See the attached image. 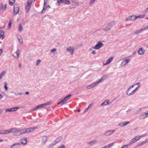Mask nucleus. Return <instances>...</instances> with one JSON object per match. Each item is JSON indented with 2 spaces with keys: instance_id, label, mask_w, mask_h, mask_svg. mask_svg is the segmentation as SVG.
<instances>
[{
  "instance_id": "423d86ee",
  "label": "nucleus",
  "mask_w": 148,
  "mask_h": 148,
  "mask_svg": "<svg viewBox=\"0 0 148 148\" xmlns=\"http://www.w3.org/2000/svg\"><path fill=\"white\" fill-rule=\"evenodd\" d=\"M21 145L20 143H15L12 145L10 148H19Z\"/></svg>"
},
{
  "instance_id": "c756f323",
  "label": "nucleus",
  "mask_w": 148,
  "mask_h": 148,
  "mask_svg": "<svg viewBox=\"0 0 148 148\" xmlns=\"http://www.w3.org/2000/svg\"><path fill=\"white\" fill-rule=\"evenodd\" d=\"M4 132L5 134H7L11 133V131H10V129L8 130H4Z\"/></svg>"
},
{
  "instance_id": "6e6552de",
  "label": "nucleus",
  "mask_w": 148,
  "mask_h": 148,
  "mask_svg": "<svg viewBox=\"0 0 148 148\" xmlns=\"http://www.w3.org/2000/svg\"><path fill=\"white\" fill-rule=\"evenodd\" d=\"M108 76L107 75H105L103 76L98 81L99 83L100 82H101L103 81L105 79L108 77Z\"/></svg>"
},
{
  "instance_id": "4468645a",
  "label": "nucleus",
  "mask_w": 148,
  "mask_h": 148,
  "mask_svg": "<svg viewBox=\"0 0 148 148\" xmlns=\"http://www.w3.org/2000/svg\"><path fill=\"white\" fill-rule=\"evenodd\" d=\"M62 139V137L61 136H60L57 138L54 141V143L56 144L59 142Z\"/></svg>"
},
{
  "instance_id": "c9c22d12",
  "label": "nucleus",
  "mask_w": 148,
  "mask_h": 148,
  "mask_svg": "<svg viewBox=\"0 0 148 148\" xmlns=\"http://www.w3.org/2000/svg\"><path fill=\"white\" fill-rule=\"evenodd\" d=\"M12 23V22L11 21V20H10L9 22V23L8 25V28H10L11 27V25Z\"/></svg>"
},
{
  "instance_id": "473e14b6",
  "label": "nucleus",
  "mask_w": 148,
  "mask_h": 148,
  "mask_svg": "<svg viewBox=\"0 0 148 148\" xmlns=\"http://www.w3.org/2000/svg\"><path fill=\"white\" fill-rule=\"evenodd\" d=\"M21 132L22 134H23L28 133L27 129H25L21 130Z\"/></svg>"
},
{
  "instance_id": "4c0bfd02",
  "label": "nucleus",
  "mask_w": 148,
  "mask_h": 148,
  "mask_svg": "<svg viewBox=\"0 0 148 148\" xmlns=\"http://www.w3.org/2000/svg\"><path fill=\"white\" fill-rule=\"evenodd\" d=\"M127 64L124 60H123L121 62V65L122 66H124Z\"/></svg>"
},
{
  "instance_id": "39448f33",
  "label": "nucleus",
  "mask_w": 148,
  "mask_h": 148,
  "mask_svg": "<svg viewBox=\"0 0 148 148\" xmlns=\"http://www.w3.org/2000/svg\"><path fill=\"white\" fill-rule=\"evenodd\" d=\"M19 108V107H15L7 109L5 110V112H10L16 111Z\"/></svg>"
},
{
  "instance_id": "c03bdc74",
  "label": "nucleus",
  "mask_w": 148,
  "mask_h": 148,
  "mask_svg": "<svg viewBox=\"0 0 148 148\" xmlns=\"http://www.w3.org/2000/svg\"><path fill=\"white\" fill-rule=\"evenodd\" d=\"M87 89H90L92 88V87L91 84L87 86L86 87Z\"/></svg>"
},
{
  "instance_id": "a18cd8bd",
  "label": "nucleus",
  "mask_w": 148,
  "mask_h": 148,
  "mask_svg": "<svg viewBox=\"0 0 148 148\" xmlns=\"http://www.w3.org/2000/svg\"><path fill=\"white\" fill-rule=\"evenodd\" d=\"M5 72L4 71H3V72H2L1 73V74H0V75L1 76V77L2 78L3 76H4V75H5Z\"/></svg>"
},
{
  "instance_id": "9d476101",
  "label": "nucleus",
  "mask_w": 148,
  "mask_h": 148,
  "mask_svg": "<svg viewBox=\"0 0 148 148\" xmlns=\"http://www.w3.org/2000/svg\"><path fill=\"white\" fill-rule=\"evenodd\" d=\"M113 57H110V58L107 60L106 63H104L103 64V65H105L107 64H109L110 62L112 61V60H113Z\"/></svg>"
},
{
  "instance_id": "69168bd1",
  "label": "nucleus",
  "mask_w": 148,
  "mask_h": 148,
  "mask_svg": "<svg viewBox=\"0 0 148 148\" xmlns=\"http://www.w3.org/2000/svg\"><path fill=\"white\" fill-rule=\"evenodd\" d=\"M148 12V7L146 8V10L144 12L145 13H146Z\"/></svg>"
},
{
  "instance_id": "f257e3e1",
  "label": "nucleus",
  "mask_w": 148,
  "mask_h": 148,
  "mask_svg": "<svg viewBox=\"0 0 148 148\" xmlns=\"http://www.w3.org/2000/svg\"><path fill=\"white\" fill-rule=\"evenodd\" d=\"M72 96L71 94H69L65 97L63 99H62L61 101L58 102V104H60L61 103H62V104L66 103L67 101L69 99L70 97Z\"/></svg>"
},
{
  "instance_id": "6ab92c4d",
  "label": "nucleus",
  "mask_w": 148,
  "mask_h": 148,
  "mask_svg": "<svg viewBox=\"0 0 148 148\" xmlns=\"http://www.w3.org/2000/svg\"><path fill=\"white\" fill-rule=\"evenodd\" d=\"M27 139L23 138L21 140V143L24 145H25L27 143Z\"/></svg>"
},
{
  "instance_id": "680f3d73",
  "label": "nucleus",
  "mask_w": 148,
  "mask_h": 148,
  "mask_svg": "<svg viewBox=\"0 0 148 148\" xmlns=\"http://www.w3.org/2000/svg\"><path fill=\"white\" fill-rule=\"evenodd\" d=\"M48 0H44V4H45V5L47 4V3Z\"/></svg>"
},
{
  "instance_id": "338daca9",
  "label": "nucleus",
  "mask_w": 148,
  "mask_h": 148,
  "mask_svg": "<svg viewBox=\"0 0 148 148\" xmlns=\"http://www.w3.org/2000/svg\"><path fill=\"white\" fill-rule=\"evenodd\" d=\"M56 50V49L55 48H53L51 50V52H53L54 51H55Z\"/></svg>"
},
{
  "instance_id": "864d4df0",
  "label": "nucleus",
  "mask_w": 148,
  "mask_h": 148,
  "mask_svg": "<svg viewBox=\"0 0 148 148\" xmlns=\"http://www.w3.org/2000/svg\"><path fill=\"white\" fill-rule=\"evenodd\" d=\"M0 134H5L4 130H0Z\"/></svg>"
},
{
  "instance_id": "b1692460",
  "label": "nucleus",
  "mask_w": 148,
  "mask_h": 148,
  "mask_svg": "<svg viewBox=\"0 0 148 148\" xmlns=\"http://www.w3.org/2000/svg\"><path fill=\"white\" fill-rule=\"evenodd\" d=\"M63 3L66 5H69L71 4L70 1L69 0H64Z\"/></svg>"
},
{
  "instance_id": "412c9836",
  "label": "nucleus",
  "mask_w": 148,
  "mask_h": 148,
  "mask_svg": "<svg viewBox=\"0 0 148 148\" xmlns=\"http://www.w3.org/2000/svg\"><path fill=\"white\" fill-rule=\"evenodd\" d=\"M47 139V136H44L42 137V143H44L46 142Z\"/></svg>"
},
{
  "instance_id": "6e6d98bb",
  "label": "nucleus",
  "mask_w": 148,
  "mask_h": 148,
  "mask_svg": "<svg viewBox=\"0 0 148 148\" xmlns=\"http://www.w3.org/2000/svg\"><path fill=\"white\" fill-rule=\"evenodd\" d=\"M130 88L129 87L127 89V90L126 91V94L127 95H129V91L130 90Z\"/></svg>"
},
{
  "instance_id": "72a5a7b5",
  "label": "nucleus",
  "mask_w": 148,
  "mask_h": 148,
  "mask_svg": "<svg viewBox=\"0 0 148 148\" xmlns=\"http://www.w3.org/2000/svg\"><path fill=\"white\" fill-rule=\"evenodd\" d=\"M23 30V27L21 24H20L18 26V30L19 32H21Z\"/></svg>"
},
{
  "instance_id": "f03ea898",
  "label": "nucleus",
  "mask_w": 148,
  "mask_h": 148,
  "mask_svg": "<svg viewBox=\"0 0 148 148\" xmlns=\"http://www.w3.org/2000/svg\"><path fill=\"white\" fill-rule=\"evenodd\" d=\"M103 45V44L101 42L99 41L95 47H92V48L94 49H99Z\"/></svg>"
},
{
  "instance_id": "ddd939ff",
  "label": "nucleus",
  "mask_w": 148,
  "mask_h": 148,
  "mask_svg": "<svg viewBox=\"0 0 148 148\" xmlns=\"http://www.w3.org/2000/svg\"><path fill=\"white\" fill-rule=\"evenodd\" d=\"M22 134L21 132V130H19V129L18 131H16L14 133V135L16 136H18Z\"/></svg>"
},
{
  "instance_id": "79ce46f5",
  "label": "nucleus",
  "mask_w": 148,
  "mask_h": 148,
  "mask_svg": "<svg viewBox=\"0 0 148 148\" xmlns=\"http://www.w3.org/2000/svg\"><path fill=\"white\" fill-rule=\"evenodd\" d=\"M136 92V91H135V90H134L132 91V92H130L129 93V96H130V95H132L133 94H134Z\"/></svg>"
},
{
  "instance_id": "dca6fc26",
  "label": "nucleus",
  "mask_w": 148,
  "mask_h": 148,
  "mask_svg": "<svg viewBox=\"0 0 148 148\" xmlns=\"http://www.w3.org/2000/svg\"><path fill=\"white\" fill-rule=\"evenodd\" d=\"M147 116H145L144 113H142L141 114L140 116H139V118L140 119H145Z\"/></svg>"
},
{
  "instance_id": "8fccbe9b",
  "label": "nucleus",
  "mask_w": 148,
  "mask_h": 148,
  "mask_svg": "<svg viewBox=\"0 0 148 148\" xmlns=\"http://www.w3.org/2000/svg\"><path fill=\"white\" fill-rule=\"evenodd\" d=\"M65 146L63 144H62L60 146L58 147L57 148H65Z\"/></svg>"
},
{
  "instance_id": "ea45409f",
  "label": "nucleus",
  "mask_w": 148,
  "mask_h": 148,
  "mask_svg": "<svg viewBox=\"0 0 148 148\" xmlns=\"http://www.w3.org/2000/svg\"><path fill=\"white\" fill-rule=\"evenodd\" d=\"M44 105L43 104L39 105L37 106V108H43L44 107Z\"/></svg>"
},
{
  "instance_id": "aec40b11",
  "label": "nucleus",
  "mask_w": 148,
  "mask_h": 148,
  "mask_svg": "<svg viewBox=\"0 0 148 148\" xmlns=\"http://www.w3.org/2000/svg\"><path fill=\"white\" fill-rule=\"evenodd\" d=\"M4 32L3 31H1L0 32V38H1L3 39L4 38Z\"/></svg>"
},
{
  "instance_id": "a878e982",
  "label": "nucleus",
  "mask_w": 148,
  "mask_h": 148,
  "mask_svg": "<svg viewBox=\"0 0 148 148\" xmlns=\"http://www.w3.org/2000/svg\"><path fill=\"white\" fill-rule=\"evenodd\" d=\"M109 25L111 27H113L115 24V22L114 21H111L109 23Z\"/></svg>"
},
{
  "instance_id": "5701e85b",
  "label": "nucleus",
  "mask_w": 148,
  "mask_h": 148,
  "mask_svg": "<svg viewBox=\"0 0 148 148\" xmlns=\"http://www.w3.org/2000/svg\"><path fill=\"white\" fill-rule=\"evenodd\" d=\"M136 139L135 137L133 138H132L131 140L130 141V142L128 144L129 145H130L133 143L136 142Z\"/></svg>"
},
{
  "instance_id": "e2e57ef3",
  "label": "nucleus",
  "mask_w": 148,
  "mask_h": 148,
  "mask_svg": "<svg viewBox=\"0 0 148 148\" xmlns=\"http://www.w3.org/2000/svg\"><path fill=\"white\" fill-rule=\"evenodd\" d=\"M95 0H90V4H92Z\"/></svg>"
},
{
  "instance_id": "4be33fe9",
  "label": "nucleus",
  "mask_w": 148,
  "mask_h": 148,
  "mask_svg": "<svg viewBox=\"0 0 148 148\" xmlns=\"http://www.w3.org/2000/svg\"><path fill=\"white\" fill-rule=\"evenodd\" d=\"M19 129L16 128H12L10 129V131H11L12 132H13L14 133L16 131H18Z\"/></svg>"
},
{
  "instance_id": "5fc2aeb1",
  "label": "nucleus",
  "mask_w": 148,
  "mask_h": 148,
  "mask_svg": "<svg viewBox=\"0 0 148 148\" xmlns=\"http://www.w3.org/2000/svg\"><path fill=\"white\" fill-rule=\"evenodd\" d=\"M118 126H119L120 127H124L123 125V123H122V122H121L120 123H119L118 124Z\"/></svg>"
},
{
  "instance_id": "603ef678",
  "label": "nucleus",
  "mask_w": 148,
  "mask_h": 148,
  "mask_svg": "<svg viewBox=\"0 0 148 148\" xmlns=\"http://www.w3.org/2000/svg\"><path fill=\"white\" fill-rule=\"evenodd\" d=\"M63 0H57V3L59 4L60 3H63Z\"/></svg>"
},
{
  "instance_id": "4d7b16f0",
  "label": "nucleus",
  "mask_w": 148,
  "mask_h": 148,
  "mask_svg": "<svg viewBox=\"0 0 148 148\" xmlns=\"http://www.w3.org/2000/svg\"><path fill=\"white\" fill-rule=\"evenodd\" d=\"M47 8V4L45 5V4H44L43 6V10H45Z\"/></svg>"
},
{
  "instance_id": "09e8293b",
  "label": "nucleus",
  "mask_w": 148,
  "mask_h": 148,
  "mask_svg": "<svg viewBox=\"0 0 148 148\" xmlns=\"http://www.w3.org/2000/svg\"><path fill=\"white\" fill-rule=\"evenodd\" d=\"M20 52V50L19 49H18L17 50L16 52V54L17 56V58L18 57Z\"/></svg>"
},
{
  "instance_id": "13d9d810",
  "label": "nucleus",
  "mask_w": 148,
  "mask_h": 148,
  "mask_svg": "<svg viewBox=\"0 0 148 148\" xmlns=\"http://www.w3.org/2000/svg\"><path fill=\"white\" fill-rule=\"evenodd\" d=\"M126 20L127 21H131V18H130V16L129 17L126 18Z\"/></svg>"
},
{
  "instance_id": "2eb2a0df",
  "label": "nucleus",
  "mask_w": 148,
  "mask_h": 148,
  "mask_svg": "<svg viewBox=\"0 0 148 148\" xmlns=\"http://www.w3.org/2000/svg\"><path fill=\"white\" fill-rule=\"evenodd\" d=\"M109 100L104 101L101 104V106H103L104 105L107 106L109 104Z\"/></svg>"
},
{
  "instance_id": "e433bc0d",
  "label": "nucleus",
  "mask_w": 148,
  "mask_h": 148,
  "mask_svg": "<svg viewBox=\"0 0 148 148\" xmlns=\"http://www.w3.org/2000/svg\"><path fill=\"white\" fill-rule=\"evenodd\" d=\"M8 85L7 83L5 82H4V88L6 90H8V88L7 87V85Z\"/></svg>"
},
{
  "instance_id": "052dcab7",
  "label": "nucleus",
  "mask_w": 148,
  "mask_h": 148,
  "mask_svg": "<svg viewBox=\"0 0 148 148\" xmlns=\"http://www.w3.org/2000/svg\"><path fill=\"white\" fill-rule=\"evenodd\" d=\"M50 104L49 102H47L45 103H44L43 105H44V106H46L47 105H48Z\"/></svg>"
},
{
  "instance_id": "de8ad7c7",
  "label": "nucleus",
  "mask_w": 148,
  "mask_h": 148,
  "mask_svg": "<svg viewBox=\"0 0 148 148\" xmlns=\"http://www.w3.org/2000/svg\"><path fill=\"white\" fill-rule=\"evenodd\" d=\"M129 145L128 144L127 145H125L122 146L121 148H127L128 146H129Z\"/></svg>"
},
{
  "instance_id": "774afa93",
  "label": "nucleus",
  "mask_w": 148,
  "mask_h": 148,
  "mask_svg": "<svg viewBox=\"0 0 148 148\" xmlns=\"http://www.w3.org/2000/svg\"><path fill=\"white\" fill-rule=\"evenodd\" d=\"M18 38L20 42L21 43H22V39L21 40L20 38H19L18 37Z\"/></svg>"
},
{
  "instance_id": "393cba45",
  "label": "nucleus",
  "mask_w": 148,
  "mask_h": 148,
  "mask_svg": "<svg viewBox=\"0 0 148 148\" xmlns=\"http://www.w3.org/2000/svg\"><path fill=\"white\" fill-rule=\"evenodd\" d=\"M32 0L29 1L28 0L27 2V4L26 5L28 6L31 7L32 4Z\"/></svg>"
},
{
  "instance_id": "3c124183",
  "label": "nucleus",
  "mask_w": 148,
  "mask_h": 148,
  "mask_svg": "<svg viewBox=\"0 0 148 148\" xmlns=\"http://www.w3.org/2000/svg\"><path fill=\"white\" fill-rule=\"evenodd\" d=\"M14 2H12V1H11L10 0H9V5L11 6H12L14 4Z\"/></svg>"
},
{
  "instance_id": "49530a36",
  "label": "nucleus",
  "mask_w": 148,
  "mask_h": 148,
  "mask_svg": "<svg viewBox=\"0 0 148 148\" xmlns=\"http://www.w3.org/2000/svg\"><path fill=\"white\" fill-rule=\"evenodd\" d=\"M141 137V136H137L136 137H135V138L136 140V141H137L138 140H139Z\"/></svg>"
},
{
  "instance_id": "0e129e2a",
  "label": "nucleus",
  "mask_w": 148,
  "mask_h": 148,
  "mask_svg": "<svg viewBox=\"0 0 148 148\" xmlns=\"http://www.w3.org/2000/svg\"><path fill=\"white\" fill-rule=\"evenodd\" d=\"M148 12V7L146 8V10L144 12L145 13H146Z\"/></svg>"
},
{
  "instance_id": "a211bd4d",
  "label": "nucleus",
  "mask_w": 148,
  "mask_h": 148,
  "mask_svg": "<svg viewBox=\"0 0 148 148\" xmlns=\"http://www.w3.org/2000/svg\"><path fill=\"white\" fill-rule=\"evenodd\" d=\"M114 143V142L111 143L106 146H105L102 147L101 148H110L111 146H112L113 145Z\"/></svg>"
},
{
  "instance_id": "a19ab883",
  "label": "nucleus",
  "mask_w": 148,
  "mask_h": 148,
  "mask_svg": "<svg viewBox=\"0 0 148 148\" xmlns=\"http://www.w3.org/2000/svg\"><path fill=\"white\" fill-rule=\"evenodd\" d=\"M144 16H145L144 15L142 14L141 15L138 16H136V17H137V18H143L144 17Z\"/></svg>"
},
{
  "instance_id": "f8f14e48",
  "label": "nucleus",
  "mask_w": 148,
  "mask_h": 148,
  "mask_svg": "<svg viewBox=\"0 0 148 148\" xmlns=\"http://www.w3.org/2000/svg\"><path fill=\"white\" fill-rule=\"evenodd\" d=\"M66 51L68 52H70L71 55H73V53L74 49L70 47L69 48H68L66 49Z\"/></svg>"
},
{
  "instance_id": "20e7f679",
  "label": "nucleus",
  "mask_w": 148,
  "mask_h": 148,
  "mask_svg": "<svg viewBox=\"0 0 148 148\" xmlns=\"http://www.w3.org/2000/svg\"><path fill=\"white\" fill-rule=\"evenodd\" d=\"M115 131L114 130H111L106 131L104 132V133L103 134V135L107 136H109L113 133Z\"/></svg>"
},
{
  "instance_id": "cd10ccee",
  "label": "nucleus",
  "mask_w": 148,
  "mask_h": 148,
  "mask_svg": "<svg viewBox=\"0 0 148 148\" xmlns=\"http://www.w3.org/2000/svg\"><path fill=\"white\" fill-rule=\"evenodd\" d=\"M99 83V82L97 81L92 83V84H91V85H92V87L94 88L95 87V86H96L97 85V84Z\"/></svg>"
},
{
  "instance_id": "7c9ffc66",
  "label": "nucleus",
  "mask_w": 148,
  "mask_h": 148,
  "mask_svg": "<svg viewBox=\"0 0 148 148\" xmlns=\"http://www.w3.org/2000/svg\"><path fill=\"white\" fill-rule=\"evenodd\" d=\"M96 141L95 140H94L93 141H91L90 142H89L88 143V144L89 145H93L95 143H96Z\"/></svg>"
},
{
  "instance_id": "f704fd0d",
  "label": "nucleus",
  "mask_w": 148,
  "mask_h": 148,
  "mask_svg": "<svg viewBox=\"0 0 148 148\" xmlns=\"http://www.w3.org/2000/svg\"><path fill=\"white\" fill-rule=\"evenodd\" d=\"M56 144L54 143H51L49 145V147L48 148H52Z\"/></svg>"
},
{
  "instance_id": "37998d69",
  "label": "nucleus",
  "mask_w": 148,
  "mask_h": 148,
  "mask_svg": "<svg viewBox=\"0 0 148 148\" xmlns=\"http://www.w3.org/2000/svg\"><path fill=\"white\" fill-rule=\"evenodd\" d=\"M41 62V60L38 59L36 61V65L37 66H38L39 64Z\"/></svg>"
},
{
  "instance_id": "2f4dec72",
  "label": "nucleus",
  "mask_w": 148,
  "mask_h": 148,
  "mask_svg": "<svg viewBox=\"0 0 148 148\" xmlns=\"http://www.w3.org/2000/svg\"><path fill=\"white\" fill-rule=\"evenodd\" d=\"M130 18L131 20L133 21L135 20L137 18V17L136 16L132 15L130 16Z\"/></svg>"
},
{
  "instance_id": "0eeeda50",
  "label": "nucleus",
  "mask_w": 148,
  "mask_h": 148,
  "mask_svg": "<svg viewBox=\"0 0 148 148\" xmlns=\"http://www.w3.org/2000/svg\"><path fill=\"white\" fill-rule=\"evenodd\" d=\"M111 28V27L110 26V25H109V24H108L105 28H101V29L104 32H107L108 31L110 30V29Z\"/></svg>"
},
{
  "instance_id": "bb28decb",
  "label": "nucleus",
  "mask_w": 148,
  "mask_h": 148,
  "mask_svg": "<svg viewBox=\"0 0 148 148\" xmlns=\"http://www.w3.org/2000/svg\"><path fill=\"white\" fill-rule=\"evenodd\" d=\"M147 142L146 141V140L144 141L143 142H141L140 143H138L137 146H140L142 145H144Z\"/></svg>"
},
{
  "instance_id": "bf43d9fd",
  "label": "nucleus",
  "mask_w": 148,
  "mask_h": 148,
  "mask_svg": "<svg viewBox=\"0 0 148 148\" xmlns=\"http://www.w3.org/2000/svg\"><path fill=\"white\" fill-rule=\"evenodd\" d=\"M124 60L126 62V64H127L130 61V59H128L125 60Z\"/></svg>"
},
{
  "instance_id": "f3484780",
  "label": "nucleus",
  "mask_w": 148,
  "mask_h": 148,
  "mask_svg": "<svg viewBox=\"0 0 148 148\" xmlns=\"http://www.w3.org/2000/svg\"><path fill=\"white\" fill-rule=\"evenodd\" d=\"M138 53L140 55H141L144 53V51L142 48H140L138 51Z\"/></svg>"
},
{
  "instance_id": "9b49d317",
  "label": "nucleus",
  "mask_w": 148,
  "mask_h": 148,
  "mask_svg": "<svg viewBox=\"0 0 148 148\" xmlns=\"http://www.w3.org/2000/svg\"><path fill=\"white\" fill-rule=\"evenodd\" d=\"M146 29H147L146 27H145L142 28V29H140V30L136 31H135L134 32V34H138L140 33V32H141L142 31L145 30H146Z\"/></svg>"
},
{
  "instance_id": "58836bf2",
  "label": "nucleus",
  "mask_w": 148,
  "mask_h": 148,
  "mask_svg": "<svg viewBox=\"0 0 148 148\" xmlns=\"http://www.w3.org/2000/svg\"><path fill=\"white\" fill-rule=\"evenodd\" d=\"M130 122L129 121H125L122 122V123L123 124L124 127L127 125V124L129 123Z\"/></svg>"
},
{
  "instance_id": "1a4fd4ad",
  "label": "nucleus",
  "mask_w": 148,
  "mask_h": 148,
  "mask_svg": "<svg viewBox=\"0 0 148 148\" xmlns=\"http://www.w3.org/2000/svg\"><path fill=\"white\" fill-rule=\"evenodd\" d=\"M37 127H29V128H28L26 129L27 130V131L28 133H29L30 132H33L34 129H37Z\"/></svg>"
},
{
  "instance_id": "7ed1b4c3",
  "label": "nucleus",
  "mask_w": 148,
  "mask_h": 148,
  "mask_svg": "<svg viewBox=\"0 0 148 148\" xmlns=\"http://www.w3.org/2000/svg\"><path fill=\"white\" fill-rule=\"evenodd\" d=\"M19 10V7L17 4H15L14 6L13 14L16 15L18 14Z\"/></svg>"
},
{
  "instance_id": "c85d7f7f",
  "label": "nucleus",
  "mask_w": 148,
  "mask_h": 148,
  "mask_svg": "<svg viewBox=\"0 0 148 148\" xmlns=\"http://www.w3.org/2000/svg\"><path fill=\"white\" fill-rule=\"evenodd\" d=\"M30 7L28 6L27 5H26L25 7V10L26 11V12L28 13L30 9Z\"/></svg>"
}]
</instances>
